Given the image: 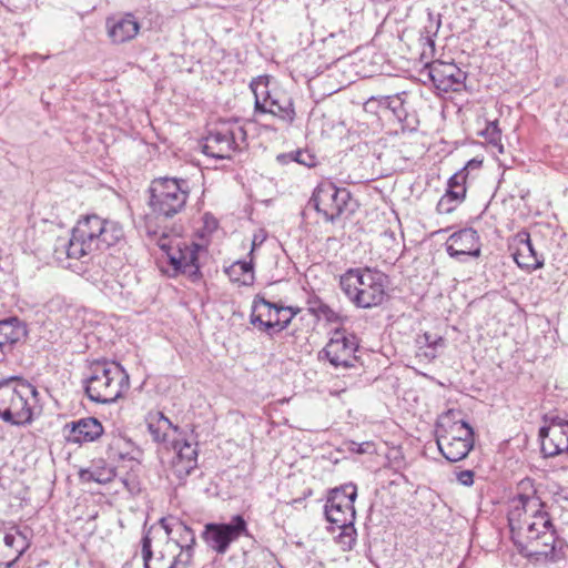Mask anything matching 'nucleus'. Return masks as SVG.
I'll use <instances>...</instances> for the list:
<instances>
[{"instance_id": "nucleus-1", "label": "nucleus", "mask_w": 568, "mask_h": 568, "mask_svg": "<svg viewBox=\"0 0 568 568\" xmlns=\"http://www.w3.org/2000/svg\"><path fill=\"white\" fill-rule=\"evenodd\" d=\"M511 539L518 551L527 557H551L557 550V535L541 499L518 495L508 513Z\"/></svg>"}, {"instance_id": "nucleus-2", "label": "nucleus", "mask_w": 568, "mask_h": 568, "mask_svg": "<svg viewBox=\"0 0 568 568\" xmlns=\"http://www.w3.org/2000/svg\"><path fill=\"white\" fill-rule=\"evenodd\" d=\"M124 241V230L115 221L95 214L79 220L65 245L69 258H90L95 252L104 251Z\"/></svg>"}, {"instance_id": "nucleus-3", "label": "nucleus", "mask_w": 568, "mask_h": 568, "mask_svg": "<svg viewBox=\"0 0 568 568\" xmlns=\"http://www.w3.org/2000/svg\"><path fill=\"white\" fill-rule=\"evenodd\" d=\"M38 390L29 382L11 377L0 381V418L16 426L32 422Z\"/></svg>"}, {"instance_id": "nucleus-4", "label": "nucleus", "mask_w": 568, "mask_h": 568, "mask_svg": "<svg viewBox=\"0 0 568 568\" xmlns=\"http://www.w3.org/2000/svg\"><path fill=\"white\" fill-rule=\"evenodd\" d=\"M83 385L90 400L113 403L129 388V375L119 363L98 361L91 364Z\"/></svg>"}, {"instance_id": "nucleus-5", "label": "nucleus", "mask_w": 568, "mask_h": 568, "mask_svg": "<svg viewBox=\"0 0 568 568\" xmlns=\"http://www.w3.org/2000/svg\"><path fill=\"white\" fill-rule=\"evenodd\" d=\"M386 284L387 276L371 268H349L339 280L345 295L362 308L381 305L386 296Z\"/></svg>"}, {"instance_id": "nucleus-6", "label": "nucleus", "mask_w": 568, "mask_h": 568, "mask_svg": "<svg viewBox=\"0 0 568 568\" xmlns=\"http://www.w3.org/2000/svg\"><path fill=\"white\" fill-rule=\"evenodd\" d=\"M149 206L156 217H172L180 213L190 194L189 183L184 179L158 178L149 187Z\"/></svg>"}, {"instance_id": "nucleus-7", "label": "nucleus", "mask_w": 568, "mask_h": 568, "mask_svg": "<svg viewBox=\"0 0 568 568\" xmlns=\"http://www.w3.org/2000/svg\"><path fill=\"white\" fill-rule=\"evenodd\" d=\"M246 131L237 122L222 123L209 132L204 139L203 152L215 159H229L245 146Z\"/></svg>"}, {"instance_id": "nucleus-8", "label": "nucleus", "mask_w": 568, "mask_h": 568, "mask_svg": "<svg viewBox=\"0 0 568 568\" xmlns=\"http://www.w3.org/2000/svg\"><path fill=\"white\" fill-rule=\"evenodd\" d=\"M356 497L357 487L353 483L332 489L325 504L326 519L336 528L354 524Z\"/></svg>"}, {"instance_id": "nucleus-9", "label": "nucleus", "mask_w": 568, "mask_h": 568, "mask_svg": "<svg viewBox=\"0 0 568 568\" xmlns=\"http://www.w3.org/2000/svg\"><path fill=\"white\" fill-rule=\"evenodd\" d=\"M358 349L357 337L345 329H335L325 345L318 353L320 359H327L335 368L347 369L355 366Z\"/></svg>"}, {"instance_id": "nucleus-10", "label": "nucleus", "mask_w": 568, "mask_h": 568, "mask_svg": "<svg viewBox=\"0 0 568 568\" xmlns=\"http://www.w3.org/2000/svg\"><path fill=\"white\" fill-rule=\"evenodd\" d=\"M241 536H248L247 523L241 515L233 516L226 524H206L202 532L205 544L219 555L226 554Z\"/></svg>"}, {"instance_id": "nucleus-11", "label": "nucleus", "mask_w": 568, "mask_h": 568, "mask_svg": "<svg viewBox=\"0 0 568 568\" xmlns=\"http://www.w3.org/2000/svg\"><path fill=\"white\" fill-rule=\"evenodd\" d=\"M349 201V191L337 187L332 182L318 184L311 199L315 210L323 214L327 222H335L347 210Z\"/></svg>"}, {"instance_id": "nucleus-12", "label": "nucleus", "mask_w": 568, "mask_h": 568, "mask_svg": "<svg viewBox=\"0 0 568 568\" xmlns=\"http://www.w3.org/2000/svg\"><path fill=\"white\" fill-rule=\"evenodd\" d=\"M255 95V111L261 113H270L287 123L293 122L295 110L293 101L290 97L282 92H271L267 85H262L261 90L257 85L253 89Z\"/></svg>"}, {"instance_id": "nucleus-13", "label": "nucleus", "mask_w": 568, "mask_h": 568, "mask_svg": "<svg viewBox=\"0 0 568 568\" xmlns=\"http://www.w3.org/2000/svg\"><path fill=\"white\" fill-rule=\"evenodd\" d=\"M426 70L438 93L459 92L465 87L466 72L453 62L436 60Z\"/></svg>"}, {"instance_id": "nucleus-14", "label": "nucleus", "mask_w": 568, "mask_h": 568, "mask_svg": "<svg viewBox=\"0 0 568 568\" xmlns=\"http://www.w3.org/2000/svg\"><path fill=\"white\" fill-rule=\"evenodd\" d=\"M182 554L183 548L175 541H166L161 550L153 554L150 537L142 538L144 568H184L185 564L180 559Z\"/></svg>"}, {"instance_id": "nucleus-15", "label": "nucleus", "mask_w": 568, "mask_h": 568, "mask_svg": "<svg viewBox=\"0 0 568 568\" xmlns=\"http://www.w3.org/2000/svg\"><path fill=\"white\" fill-rule=\"evenodd\" d=\"M200 246L194 243H186L179 241L175 247L170 252L168 260L173 268V275L184 274L192 281H196L200 277V265L199 260Z\"/></svg>"}, {"instance_id": "nucleus-16", "label": "nucleus", "mask_w": 568, "mask_h": 568, "mask_svg": "<svg viewBox=\"0 0 568 568\" xmlns=\"http://www.w3.org/2000/svg\"><path fill=\"white\" fill-rule=\"evenodd\" d=\"M446 251L450 257L459 262H463L465 256L478 257L480 242L477 231L469 227L455 232L446 241Z\"/></svg>"}, {"instance_id": "nucleus-17", "label": "nucleus", "mask_w": 568, "mask_h": 568, "mask_svg": "<svg viewBox=\"0 0 568 568\" xmlns=\"http://www.w3.org/2000/svg\"><path fill=\"white\" fill-rule=\"evenodd\" d=\"M102 424L94 417H85L64 426L68 443L82 445L92 443L103 435Z\"/></svg>"}, {"instance_id": "nucleus-18", "label": "nucleus", "mask_w": 568, "mask_h": 568, "mask_svg": "<svg viewBox=\"0 0 568 568\" xmlns=\"http://www.w3.org/2000/svg\"><path fill=\"white\" fill-rule=\"evenodd\" d=\"M541 452L547 457H554L568 452V422L554 423L539 430Z\"/></svg>"}, {"instance_id": "nucleus-19", "label": "nucleus", "mask_w": 568, "mask_h": 568, "mask_svg": "<svg viewBox=\"0 0 568 568\" xmlns=\"http://www.w3.org/2000/svg\"><path fill=\"white\" fill-rule=\"evenodd\" d=\"M173 448L175 455L171 463V471L179 480H184L197 466L196 444L175 440Z\"/></svg>"}, {"instance_id": "nucleus-20", "label": "nucleus", "mask_w": 568, "mask_h": 568, "mask_svg": "<svg viewBox=\"0 0 568 568\" xmlns=\"http://www.w3.org/2000/svg\"><path fill=\"white\" fill-rule=\"evenodd\" d=\"M105 28L111 42L120 44L136 37L140 31V23L133 14L126 13L106 18Z\"/></svg>"}, {"instance_id": "nucleus-21", "label": "nucleus", "mask_w": 568, "mask_h": 568, "mask_svg": "<svg viewBox=\"0 0 568 568\" xmlns=\"http://www.w3.org/2000/svg\"><path fill=\"white\" fill-rule=\"evenodd\" d=\"M462 412L449 409L442 414L437 422L436 436L455 437L474 440V429L460 418Z\"/></svg>"}, {"instance_id": "nucleus-22", "label": "nucleus", "mask_w": 568, "mask_h": 568, "mask_svg": "<svg viewBox=\"0 0 568 568\" xmlns=\"http://www.w3.org/2000/svg\"><path fill=\"white\" fill-rule=\"evenodd\" d=\"M513 256L517 265L527 271H534L544 265V260L538 257L527 233L518 234Z\"/></svg>"}, {"instance_id": "nucleus-23", "label": "nucleus", "mask_w": 568, "mask_h": 568, "mask_svg": "<svg viewBox=\"0 0 568 568\" xmlns=\"http://www.w3.org/2000/svg\"><path fill=\"white\" fill-rule=\"evenodd\" d=\"M436 443L442 455L450 463L464 459L474 447V440H458L447 436H436Z\"/></svg>"}, {"instance_id": "nucleus-24", "label": "nucleus", "mask_w": 568, "mask_h": 568, "mask_svg": "<svg viewBox=\"0 0 568 568\" xmlns=\"http://www.w3.org/2000/svg\"><path fill=\"white\" fill-rule=\"evenodd\" d=\"M148 430L156 443H165L168 439V432L173 429L179 430V427L173 425L172 422L162 412H150L145 418Z\"/></svg>"}, {"instance_id": "nucleus-25", "label": "nucleus", "mask_w": 568, "mask_h": 568, "mask_svg": "<svg viewBox=\"0 0 568 568\" xmlns=\"http://www.w3.org/2000/svg\"><path fill=\"white\" fill-rule=\"evenodd\" d=\"M3 542L6 547L12 551V554L7 555L8 557H12V559L6 564L7 568H10L30 546V541L27 536L18 528L10 529L4 535Z\"/></svg>"}, {"instance_id": "nucleus-26", "label": "nucleus", "mask_w": 568, "mask_h": 568, "mask_svg": "<svg viewBox=\"0 0 568 568\" xmlns=\"http://www.w3.org/2000/svg\"><path fill=\"white\" fill-rule=\"evenodd\" d=\"M22 334L23 328L17 317L0 321V351H11Z\"/></svg>"}, {"instance_id": "nucleus-27", "label": "nucleus", "mask_w": 568, "mask_h": 568, "mask_svg": "<svg viewBox=\"0 0 568 568\" xmlns=\"http://www.w3.org/2000/svg\"><path fill=\"white\" fill-rule=\"evenodd\" d=\"M480 161L470 160L460 171L456 172L447 184V192L457 201H464L466 196V180L468 176V168H479Z\"/></svg>"}, {"instance_id": "nucleus-28", "label": "nucleus", "mask_w": 568, "mask_h": 568, "mask_svg": "<svg viewBox=\"0 0 568 568\" xmlns=\"http://www.w3.org/2000/svg\"><path fill=\"white\" fill-rule=\"evenodd\" d=\"M115 470L105 465L103 460L94 463L89 469L80 471V478L83 481H95L98 484H108L113 480Z\"/></svg>"}, {"instance_id": "nucleus-29", "label": "nucleus", "mask_w": 568, "mask_h": 568, "mask_svg": "<svg viewBox=\"0 0 568 568\" xmlns=\"http://www.w3.org/2000/svg\"><path fill=\"white\" fill-rule=\"evenodd\" d=\"M145 230L150 241L154 242L166 256L174 250L176 242L181 241L178 237L170 236L165 231L161 232L154 227L151 216L146 217Z\"/></svg>"}, {"instance_id": "nucleus-30", "label": "nucleus", "mask_w": 568, "mask_h": 568, "mask_svg": "<svg viewBox=\"0 0 568 568\" xmlns=\"http://www.w3.org/2000/svg\"><path fill=\"white\" fill-rule=\"evenodd\" d=\"M300 312V308H293L291 306H283L277 304L275 307L276 318H268L263 323V331L268 332L270 329L276 328L278 332L283 331L288 326L294 316Z\"/></svg>"}, {"instance_id": "nucleus-31", "label": "nucleus", "mask_w": 568, "mask_h": 568, "mask_svg": "<svg viewBox=\"0 0 568 568\" xmlns=\"http://www.w3.org/2000/svg\"><path fill=\"white\" fill-rule=\"evenodd\" d=\"M276 305L277 303H271L264 297L256 296L253 302L251 323L253 325H258V328L263 331V323L268 318H273Z\"/></svg>"}, {"instance_id": "nucleus-32", "label": "nucleus", "mask_w": 568, "mask_h": 568, "mask_svg": "<svg viewBox=\"0 0 568 568\" xmlns=\"http://www.w3.org/2000/svg\"><path fill=\"white\" fill-rule=\"evenodd\" d=\"M307 310L318 321L324 320L328 323L338 321V314L317 296L307 300Z\"/></svg>"}, {"instance_id": "nucleus-33", "label": "nucleus", "mask_w": 568, "mask_h": 568, "mask_svg": "<svg viewBox=\"0 0 568 568\" xmlns=\"http://www.w3.org/2000/svg\"><path fill=\"white\" fill-rule=\"evenodd\" d=\"M132 442L123 436H113L108 444V455L112 459H125L131 454Z\"/></svg>"}, {"instance_id": "nucleus-34", "label": "nucleus", "mask_w": 568, "mask_h": 568, "mask_svg": "<svg viewBox=\"0 0 568 568\" xmlns=\"http://www.w3.org/2000/svg\"><path fill=\"white\" fill-rule=\"evenodd\" d=\"M481 135L486 141L497 149L498 153H504V145L501 143V131L498 128L497 121L488 122L486 128L481 131Z\"/></svg>"}, {"instance_id": "nucleus-35", "label": "nucleus", "mask_w": 568, "mask_h": 568, "mask_svg": "<svg viewBox=\"0 0 568 568\" xmlns=\"http://www.w3.org/2000/svg\"><path fill=\"white\" fill-rule=\"evenodd\" d=\"M379 103L390 109L398 120H402L407 114L400 94L381 97Z\"/></svg>"}, {"instance_id": "nucleus-36", "label": "nucleus", "mask_w": 568, "mask_h": 568, "mask_svg": "<svg viewBox=\"0 0 568 568\" xmlns=\"http://www.w3.org/2000/svg\"><path fill=\"white\" fill-rule=\"evenodd\" d=\"M341 532L336 537V542L341 545L344 551L351 550L356 542V529L354 524L338 528Z\"/></svg>"}, {"instance_id": "nucleus-37", "label": "nucleus", "mask_w": 568, "mask_h": 568, "mask_svg": "<svg viewBox=\"0 0 568 568\" xmlns=\"http://www.w3.org/2000/svg\"><path fill=\"white\" fill-rule=\"evenodd\" d=\"M288 156L297 162L298 164H302L306 168H314L317 164V158L314 153H312L308 150H297L294 152H291Z\"/></svg>"}, {"instance_id": "nucleus-38", "label": "nucleus", "mask_w": 568, "mask_h": 568, "mask_svg": "<svg viewBox=\"0 0 568 568\" xmlns=\"http://www.w3.org/2000/svg\"><path fill=\"white\" fill-rule=\"evenodd\" d=\"M462 201L455 200L450 193L446 191V193L440 197L437 203L436 211L439 214H449L452 213Z\"/></svg>"}, {"instance_id": "nucleus-39", "label": "nucleus", "mask_w": 568, "mask_h": 568, "mask_svg": "<svg viewBox=\"0 0 568 568\" xmlns=\"http://www.w3.org/2000/svg\"><path fill=\"white\" fill-rule=\"evenodd\" d=\"M418 343L428 348H444L445 346V339L442 336H433L430 333H424V335L419 337Z\"/></svg>"}, {"instance_id": "nucleus-40", "label": "nucleus", "mask_w": 568, "mask_h": 568, "mask_svg": "<svg viewBox=\"0 0 568 568\" xmlns=\"http://www.w3.org/2000/svg\"><path fill=\"white\" fill-rule=\"evenodd\" d=\"M231 268H232L233 272L240 271L243 274H250L251 277L253 276V262H252V260L248 261V262H246V261H237V262H235L232 265Z\"/></svg>"}, {"instance_id": "nucleus-41", "label": "nucleus", "mask_w": 568, "mask_h": 568, "mask_svg": "<svg viewBox=\"0 0 568 568\" xmlns=\"http://www.w3.org/2000/svg\"><path fill=\"white\" fill-rule=\"evenodd\" d=\"M456 478L459 484L469 487L474 484V471L473 470H460L456 474Z\"/></svg>"}, {"instance_id": "nucleus-42", "label": "nucleus", "mask_w": 568, "mask_h": 568, "mask_svg": "<svg viewBox=\"0 0 568 568\" xmlns=\"http://www.w3.org/2000/svg\"><path fill=\"white\" fill-rule=\"evenodd\" d=\"M438 348H435V347H426L424 349L423 346L419 347V352L417 353L418 356H424L426 357L428 361H433L437 357L438 355Z\"/></svg>"}, {"instance_id": "nucleus-43", "label": "nucleus", "mask_w": 568, "mask_h": 568, "mask_svg": "<svg viewBox=\"0 0 568 568\" xmlns=\"http://www.w3.org/2000/svg\"><path fill=\"white\" fill-rule=\"evenodd\" d=\"M266 239V235L261 231L260 233L254 234L252 240V248L250 255L253 254L254 250L260 246Z\"/></svg>"}, {"instance_id": "nucleus-44", "label": "nucleus", "mask_w": 568, "mask_h": 568, "mask_svg": "<svg viewBox=\"0 0 568 568\" xmlns=\"http://www.w3.org/2000/svg\"><path fill=\"white\" fill-rule=\"evenodd\" d=\"M371 446H372V445H371L369 443L361 444V445L358 446L357 452H358V453H365V452H367V448H368V447H371Z\"/></svg>"}, {"instance_id": "nucleus-45", "label": "nucleus", "mask_w": 568, "mask_h": 568, "mask_svg": "<svg viewBox=\"0 0 568 568\" xmlns=\"http://www.w3.org/2000/svg\"><path fill=\"white\" fill-rule=\"evenodd\" d=\"M6 359V351H0V363H2Z\"/></svg>"}, {"instance_id": "nucleus-46", "label": "nucleus", "mask_w": 568, "mask_h": 568, "mask_svg": "<svg viewBox=\"0 0 568 568\" xmlns=\"http://www.w3.org/2000/svg\"><path fill=\"white\" fill-rule=\"evenodd\" d=\"M440 26V18L437 17V20H436V27L438 28Z\"/></svg>"}]
</instances>
